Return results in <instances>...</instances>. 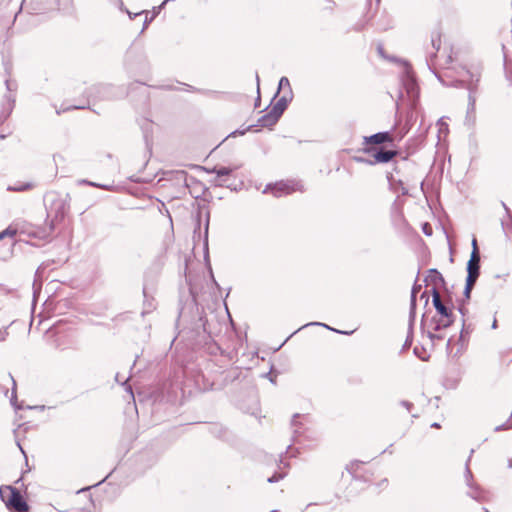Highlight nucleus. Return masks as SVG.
<instances>
[{
  "label": "nucleus",
  "instance_id": "f257e3e1",
  "mask_svg": "<svg viewBox=\"0 0 512 512\" xmlns=\"http://www.w3.org/2000/svg\"><path fill=\"white\" fill-rule=\"evenodd\" d=\"M0 497L8 508L14 509L16 512H25L28 510V505L20 492L11 486L1 488Z\"/></svg>",
  "mask_w": 512,
  "mask_h": 512
},
{
  "label": "nucleus",
  "instance_id": "f03ea898",
  "mask_svg": "<svg viewBox=\"0 0 512 512\" xmlns=\"http://www.w3.org/2000/svg\"><path fill=\"white\" fill-rule=\"evenodd\" d=\"M298 190H301V184L299 182L287 180L267 185L263 193H271L275 197H282Z\"/></svg>",
  "mask_w": 512,
  "mask_h": 512
},
{
  "label": "nucleus",
  "instance_id": "7ed1b4c3",
  "mask_svg": "<svg viewBox=\"0 0 512 512\" xmlns=\"http://www.w3.org/2000/svg\"><path fill=\"white\" fill-rule=\"evenodd\" d=\"M433 305L437 312L440 314L441 318L438 320L436 329L446 328L453 322L451 310L448 309L442 302L440 298L439 292L436 288H433Z\"/></svg>",
  "mask_w": 512,
  "mask_h": 512
},
{
  "label": "nucleus",
  "instance_id": "20e7f679",
  "mask_svg": "<svg viewBox=\"0 0 512 512\" xmlns=\"http://www.w3.org/2000/svg\"><path fill=\"white\" fill-rule=\"evenodd\" d=\"M479 263H480V255H477L476 252L471 253L470 259L467 264V278H466V287L465 293L469 295L473 285L475 284L478 276H479Z\"/></svg>",
  "mask_w": 512,
  "mask_h": 512
},
{
  "label": "nucleus",
  "instance_id": "39448f33",
  "mask_svg": "<svg viewBox=\"0 0 512 512\" xmlns=\"http://www.w3.org/2000/svg\"><path fill=\"white\" fill-rule=\"evenodd\" d=\"M390 141H392V137L388 132H380L369 137H364L365 144H381Z\"/></svg>",
  "mask_w": 512,
  "mask_h": 512
},
{
  "label": "nucleus",
  "instance_id": "423d86ee",
  "mask_svg": "<svg viewBox=\"0 0 512 512\" xmlns=\"http://www.w3.org/2000/svg\"><path fill=\"white\" fill-rule=\"evenodd\" d=\"M396 153L394 151H379L374 155L377 162L386 163L389 162Z\"/></svg>",
  "mask_w": 512,
  "mask_h": 512
},
{
  "label": "nucleus",
  "instance_id": "0eeeda50",
  "mask_svg": "<svg viewBox=\"0 0 512 512\" xmlns=\"http://www.w3.org/2000/svg\"><path fill=\"white\" fill-rule=\"evenodd\" d=\"M277 121L278 119L275 118V116H273L270 112H267L259 119V124L262 127H270L275 125Z\"/></svg>",
  "mask_w": 512,
  "mask_h": 512
},
{
  "label": "nucleus",
  "instance_id": "6e6552de",
  "mask_svg": "<svg viewBox=\"0 0 512 512\" xmlns=\"http://www.w3.org/2000/svg\"><path fill=\"white\" fill-rule=\"evenodd\" d=\"M238 169V166L235 167H214L210 172L215 173L217 177H223L231 174L234 170Z\"/></svg>",
  "mask_w": 512,
  "mask_h": 512
},
{
  "label": "nucleus",
  "instance_id": "1a4fd4ad",
  "mask_svg": "<svg viewBox=\"0 0 512 512\" xmlns=\"http://www.w3.org/2000/svg\"><path fill=\"white\" fill-rule=\"evenodd\" d=\"M428 278L435 284L437 285L438 283H442L443 282V277L442 275L437 271V270H430L429 271V276Z\"/></svg>",
  "mask_w": 512,
  "mask_h": 512
},
{
  "label": "nucleus",
  "instance_id": "9d476101",
  "mask_svg": "<svg viewBox=\"0 0 512 512\" xmlns=\"http://www.w3.org/2000/svg\"><path fill=\"white\" fill-rule=\"evenodd\" d=\"M32 186L30 184H23V185H17V186H9L8 190L10 191H25L30 189Z\"/></svg>",
  "mask_w": 512,
  "mask_h": 512
},
{
  "label": "nucleus",
  "instance_id": "9b49d317",
  "mask_svg": "<svg viewBox=\"0 0 512 512\" xmlns=\"http://www.w3.org/2000/svg\"><path fill=\"white\" fill-rule=\"evenodd\" d=\"M474 110H475V98L472 95H470L469 96L468 112H467L468 118L470 117V115L472 113H474Z\"/></svg>",
  "mask_w": 512,
  "mask_h": 512
},
{
  "label": "nucleus",
  "instance_id": "f8f14e48",
  "mask_svg": "<svg viewBox=\"0 0 512 512\" xmlns=\"http://www.w3.org/2000/svg\"><path fill=\"white\" fill-rule=\"evenodd\" d=\"M269 112L275 116V118H277L279 120V118L281 117V115L283 114V111L281 110V108H278L277 106H273Z\"/></svg>",
  "mask_w": 512,
  "mask_h": 512
},
{
  "label": "nucleus",
  "instance_id": "ddd939ff",
  "mask_svg": "<svg viewBox=\"0 0 512 512\" xmlns=\"http://www.w3.org/2000/svg\"><path fill=\"white\" fill-rule=\"evenodd\" d=\"M15 234H16L15 229L7 228L6 230H4L0 233V240L3 239L5 236L13 237Z\"/></svg>",
  "mask_w": 512,
  "mask_h": 512
},
{
  "label": "nucleus",
  "instance_id": "4468645a",
  "mask_svg": "<svg viewBox=\"0 0 512 512\" xmlns=\"http://www.w3.org/2000/svg\"><path fill=\"white\" fill-rule=\"evenodd\" d=\"M274 105L277 106L278 108H281V110L284 112L287 107V100L284 97H282Z\"/></svg>",
  "mask_w": 512,
  "mask_h": 512
},
{
  "label": "nucleus",
  "instance_id": "2eb2a0df",
  "mask_svg": "<svg viewBox=\"0 0 512 512\" xmlns=\"http://www.w3.org/2000/svg\"><path fill=\"white\" fill-rule=\"evenodd\" d=\"M285 476L284 473H275L273 476L269 477L268 478V482L269 483H274V482H277L279 481L280 479H283Z\"/></svg>",
  "mask_w": 512,
  "mask_h": 512
},
{
  "label": "nucleus",
  "instance_id": "dca6fc26",
  "mask_svg": "<svg viewBox=\"0 0 512 512\" xmlns=\"http://www.w3.org/2000/svg\"><path fill=\"white\" fill-rule=\"evenodd\" d=\"M285 87H290V83L287 77H282L279 81V90Z\"/></svg>",
  "mask_w": 512,
  "mask_h": 512
},
{
  "label": "nucleus",
  "instance_id": "f3484780",
  "mask_svg": "<svg viewBox=\"0 0 512 512\" xmlns=\"http://www.w3.org/2000/svg\"><path fill=\"white\" fill-rule=\"evenodd\" d=\"M511 427H512V421L508 420L503 426H496L495 430H497V431L507 430V429H510Z\"/></svg>",
  "mask_w": 512,
  "mask_h": 512
},
{
  "label": "nucleus",
  "instance_id": "a211bd4d",
  "mask_svg": "<svg viewBox=\"0 0 512 512\" xmlns=\"http://www.w3.org/2000/svg\"><path fill=\"white\" fill-rule=\"evenodd\" d=\"M83 183L88 184V185H90V186H94V187H99V188H102V189H106V190H108V189H109V187H108V186L100 185V184H97V183H95V182H90V181H86V180H84V181H83Z\"/></svg>",
  "mask_w": 512,
  "mask_h": 512
},
{
  "label": "nucleus",
  "instance_id": "6ab92c4d",
  "mask_svg": "<svg viewBox=\"0 0 512 512\" xmlns=\"http://www.w3.org/2000/svg\"><path fill=\"white\" fill-rule=\"evenodd\" d=\"M474 252H476L477 255H480L478 246H477V240L475 238L472 240V252L471 253H474Z\"/></svg>",
  "mask_w": 512,
  "mask_h": 512
},
{
  "label": "nucleus",
  "instance_id": "aec40b11",
  "mask_svg": "<svg viewBox=\"0 0 512 512\" xmlns=\"http://www.w3.org/2000/svg\"><path fill=\"white\" fill-rule=\"evenodd\" d=\"M401 404L409 411L412 407V404L408 401H402Z\"/></svg>",
  "mask_w": 512,
  "mask_h": 512
},
{
  "label": "nucleus",
  "instance_id": "412c9836",
  "mask_svg": "<svg viewBox=\"0 0 512 512\" xmlns=\"http://www.w3.org/2000/svg\"><path fill=\"white\" fill-rule=\"evenodd\" d=\"M470 476H471V472H470V470H469V469H467V470H466V478H467V484H468V485H470V484H469V477H470Z\"/></svg>",
  "mask_w": 512,
  "mask_h": 512
},
{
  "label": "nucleus",
  "instance_id": "4be33fe9",
  "mask_svg": "<svg viewBox=\"0 0 512 512\" xmlns=\"http://www.w3.org/2000/svg\"><path fill=\"white\" fill-rule=\"evenodd\" d=\"M410 345H411V340L409 338H407L404 346L408 347Z\"/></svg>",
  "mask_w": 512,
  "mask_h": 512
},
{
  "label": "nucleus",
  "instance_id": "5701e85b",
  "mask_svg": "<svg viewBox=\"0 0 512 512\" xmlns=\"http://www.w3.org/2000/svg\"><path fill=\"white\" fill-rule=\"evenodd\" d=\"M415 305V292L412 293V306Z\"/></svg>",
  "mask_w": 512,
  "mask_h": 512
},
{
  "label": "nucleus",
  "instance_id": "b1692460",
  "mask_svg": "<svg viewBox=\"0 0 512 512\" xmlns=\"http://www.w3.org/2000/svg\"><path fill=\"white\" fill-rule=\"evenodd\" d=\"M432 427H439V425L437 423H433Z\"/></svg>",
  "mask_w": 512,
  "mask_h": 512
},
{
  "label": "nucleus",
  "instance_id": "393cba45",
  "mask_svg": "<svg viewBox=\"0 0 512 512\" xmlns=\"http://www.w3.org/2000/svg\"><path fill=\"white\" fill-rule=\"evenodd\" d=\"M492 326H493V328H495V327H496V320H494V322H493V325H492Z\"/></svg>",
  "mask_w": 512,
  "mask_h": 512
},
{
  "label": "nucleus",
  "instance_id": "a878e982",
  "mask_svg": "<svg viewBox=\"0 0 512 512\" xmlns=\"http://www.w3.org/2000/svg\"><path fill=\"white\" fill-rule=\"evenodd\" d=\"M485 512H488V511H485Z\"/></svg>",
  "mask_w": 512,
  "mask_h": 512
}]
</instances>
